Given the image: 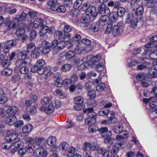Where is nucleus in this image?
<instances>
[{
    "label": "nucleus",
    "instance_id": "nucleus-6",
    "mask_svg": "<svg viewBox=\"0 0 157 157\" xmlns=\"http://www.w3.org/2000/svg\"><path fill=\"white\" fill-rule=\"evenodd\" d=\"M86 14L90 17L91 21H93L98 15L96 7L94 6H90L85 11Z\"/></svg>",
    "mask_w": 157,
    "mask_h": 157
},
{
    "label": "nucleus",
    "instance_id": "nucleus-14",
    "mask_svg": "<svg viewBox=\"0 0 157 157\" xmlns=\"http://www.w3.org/2000/svg\"><path fill=\"white\" fill-rule=\"evenodd\" d=\"M99 154L102 155L104 157H119L117 155H113L112 156L109 154V151L104 148H100L98 151Z\"/></svg>",
    "mask_w": 157,
    "mask_h": 157
},
{
    "label": "nucleus",
    "instance_id": "nucleus-62",
    "mask_svg": "<svg viewBox=\"0 0 157 157\" xmlns=\"http://www.w3.org/2000/svg\"><path fill=\"white\" fill-rule=\"evenodd\" d=\"M74 108L76 110H78V97H76L74 100Z\"/></svg>",
    "mask_w": 157,
    "mask_h": 157
},
{
    "label": "nucleus",
    "instance_id": "nucleus-12",
    "mask_svg": "<svg viewBox=\"0 0 157 157\" xmlns=\"http://www.w3.org/2000/svg\"><path fill=\"white\" fill-rule=\"evenodd\" d=\"M123 143H121L120 141H117L115 144V147H113L112 148L111 150V152L110 153L113 154V155H116L119 152V148H121V149L124 148V147L122 146L123 145Z\"/></svg>",
    "mask_w": 157,
    "mask_h": 157
},
{
    "label": "nucleus",
    "instance_id": "nucleus-61",
    "mask_svg": "<svg viewBox=\"0 0 157 157\" xmlns=\"http://www.w3.org/2000/svg\"><path fill=\"white\" fill-rule=\"evenodd\" d=\"M149 58L152 59H157V51H152L149 54Z\"/></svg>",
    "mask_w": 157,
    "mask_h": 157
},
{
    "label": "nucleus",
    "instance_id": "nucleus-4",
    "mask_svg": "<svg viewBox=\"0 0 157 157\" xmlns=\"http://www.w3.org/2000/svg\"><path fill=\"white\" fill-rule=\"evenodd\" d=\"M18 59L16 62V66H19L22 63L29 65L31 59L28 56V53L25 51H22L18 54Z\"/></svg>",
    "mask_w": 157,
    "mask_h": 157
},
{
    "label": "nucleus",
    "instance_id": "nucleus-53",
    "mask_svg": "<svg viewBox=\"0 0 157 157\" xmlns=\"http://www.w3.org/2000/svg\"><path fill=\"white\" fill-rule=\"evenodd\" d=\"M39 56L40 52L38 49L32 52L31 55V57L33 59L37 58Z\"/></svg>",
    "mask_w": 157,
    "mask_h": 157
},
{
    "label": "nucleus",
    "instance_id": "nucleus-1",
    "mask_svg": "<svg viewBox=\"0 0 157 157\" xmlns=\"http://www.w3.org/2000/svg\"><path fill=\"white\" fill-rule=\"evenodd\" d=\"M86 58L89 60L91 59L90 62H89V64L92 68H95L98 71H102L104 70V64L100 62L101 59V56L100 55L98 54L94 56L90 55L86 57L84 59H86Z\"/></svg>",
    "mask_w": 157,
    "mask_h": 157
},
{
    "label": "nucleus",
    "instance_id": "nucleus-49",
    "mask_svg": "<svg viewBox=\"0 0 157 157\" xmlns=\"http://www.w3.org/2000/svg\"><path fill=\"white\" fill-rule=\"evenodd\" d=\"M36 147V146L32 144H29L27 145L26 149L27 152L30 153L32 152Z\"/></svg>",
    "mask_w": 157,
    "mask_h": 157
},
{
    "label": "nucleus",
    "instance_id": "nucleus-52",
    "mask_svg": "<svg viewBox=\"0 0 157 157\" xmlns=\"http://www.w3.org/2000/svg\"><path fill=\"white\" fill-rule=\"evenodd\" d=\"M63 82L62 78H57L55 81V84L57 87H60L62 86Z\"/></svg>",
    "mask_w": 157,
    "mask_h": 157
},
{
    "label": "nucleus",
    "instance_id": "nucleus-54",
    "mask_svg": "<svg viewBox=\"0 0 157 157\" xmlns=\"http://www.w3.org/2000/svg\"><path fill=\"white\" fill-rule=\"evenodd\" d=\"M105 84L103 83H102L98 85L96 88L98 91L101 92L105 89Z\"/></svg>",
    "mask_w": 157,
    "mask_h": 157
},
{
    "label": "nucleus",
    "instance_id": "nucleus-51",
    "mask_svg": "<svg viewBox=\"0 0 157 157\" xmlns=\"http://www.w3.org/2000/svg\"><path fill=\"white\" fill-rule=\"evenodd\" d=\"M63 32L59 30L56 31L55 34V36L56 38L59 39H63V36H64Z\"/></svg>",
    "mask_w": 157,
    "mask_h": 157
},
{
    "label": "nucleus",
    "instance_id": "nucleus-10",
    "mask_svg": "<svg viewBox=\"0 0 157 157\" xmlns=\"http://www.w3.org/2000/svg\"><path fill=\"white\" fill-rule=\"evenodd\" d=\"M98 12L101 14L108 15L110 13L109 8L104 4H101L98 8Z\"/></svg>",
    "mask_w": 157,
    "mask_h": 157
},
{
    "label": "nucleus",
    "instance_id": "nucleus-17",
    "mask_svg": "<svg viewBox=\"0 0 157 157\" xmlns=\"http://www.w3.org/2000/svg\"><path fill=\"white\" fill-rule=\"evenodd\" d=\"M78 2L75 1L73 5L74 9L70 12V14L74 17H77L78 15Z\"/></svg>",
    "mask_w": 157,
    "mask_h": 157
},
{
    "label": "nucleus",
    "instance_id": "nucleus-58",
    "mask_svg": "<svg viewBox=\"0 0 157 157\" xmlns=\"http://www.w3.org/2000/svg\"><path fill=\"white\" fill-rule=\"evenodd\" d=\"M136 78L138 81L141 82L144 80L145 79V76L143 73L138 74L136 76Z\"/></svg>",
    "mask_w": 157,
    "mask_h": 157
},
{
    "label": "nucleus",
    "instance_id": "nucleus-42",
    "mask_svg": "<svg viewBox=\"0 0 157 157\" xmlns=\"http://www.w3.org/2000/svg\"><path fill=\"white\" fill-rule=\"evenodd\" d=\"M17 140L14 143H13L12 145H13L14 147L17 149H18V148H20L21 147H23V143L21 141L19 140L17 138V137L15 140Z\"/></svg>",
    "mask_w": 157,
    "mask_h": 157
},
{
    "label": "nucleus",
    "instance_id": "nucleus-56",
    "mask_svg": "<svg viewBox=\"0 0 157 157\" xmlns=\"http://www.w3.org/2000/svg\"><path fill=\"white\" fill-rule=\"evenodd\" d=\"M46 72L47 73L48 72V70H47L46 67H38V69L37 71L38 74L42 75Z\"/></svg>",
    "mask_w": 157,
    "mask_h": 157
},
{
    "label": "nucleus",
    "instance_id": "nucleus-7",
    "mask_svg": "<svg viewBox=\"0 0 157 157\" xmlns=\"http://www.w3.org/2000/svg\"><path fill=\"white\" fill-rule=\"evenodd\" d=\"M46 25V22L42 18H36L33 23L31 22L30 23L29 26H33L35 28L41 27Z\"/></svg>",
    "mask_w": 157,
    "mask_h": 157
},
{
    "label": "nucleus",
    "instance_id": "nucleus-29",
    "mask_svg": "<svg viewBox=\"0 0 157 157\" xmlns=\"http://www.w3.org/2000/svg\"><path fill=\"white\" fill-rule=\"evenodd\" d=\"M120 26L115 25L113 27L112 30V33L113 36H117L119 34L120 30L122 29L123 27H122V25H120Z\"/></svg>",
    "mask_w": 157,
    "mask_h": 157
},
{
    "label": "nucleus",
    "instance_id": "nucleus-18",
    "mask_svg": "<svg viewBox=\"0 0 157 157\" xmlns=\"http://www.w3.org/2000/svg\"><path fill=\"white\" fill-rule=\"evenodd\" d=\"M99 114L101 116H105L109 117V115H112L114 114V112L112 111H109L108 109H102L99 112Z\"/></svg>",
    "mask_w": 157,
    "mask_h": 157
},
{
    "label": "nucleus",
    "instance_id": "nucleus-20",
    "mask_svg": "<svg viewBox=\"0 0 157 157\" xmlns=\"http://www.w3.org/2000/svg\"><path fill=\"white\" fill-rule=\"evenodd\" d=\"M41 147H38L36 148L33 152V155L35 157H46L47 156V153L45 151H44L42 155H41Z\"/></svg>",
    "mask_w": 157,
    "mask_h": 157
},
{
    "label": "nucleus",
    "instance_id": "nucleus-59",
    "mask_svg": "<svg viewBox=\"0 0 157 157\" xmlns=\"http://www.w3.org/2000/svg\"><path fill=\"white\" fill-rule=\"evenodd\" d=\"M56 92L60 98L64 99L66 98L65 93L62 90L58 89L56 90Z\"/></svg>",
    "mask_w": 157,
    "mask_h": 157
},
{
    "label": "nucleus",
    "instance_id": "nucleus-5",
    "mask_svg": "<svg viewBox=\"0 0 157 157\" xmlns=\"http://www.w3.org/2000/svg\"><path fill=\"white\" fill-rule=\"evenodd\" d=\"M144 12V8L143 6L140 5L136 8H134L132 10L131 13L134 18L141 20Z\"/></svg>",
    "mask_w": 157,
    "mask_h": 157
},
{
    "label": "nucleus",
    "instance_id": "nucleus-13",
    "mask_svg": "<svg viewBox=\"0 0 157 157\" xmlns=\"http://www.w3.org/2000/svg\"><path fill=\"white\" fill-rule=\"evenodd\" d=\"M84 146L83 148V150L85 151L87 150L86 149L87 148H90L93 151H96L97 150L98 147L97 143L95 142H93L91 144L88 142L86 143Z\"/></svg>",
    "mask_w": 157,
    "mask_h": 157
},
{
    "label": "nucleus",
    "instance_id": "nucleus-16",
    "mask_svg": "<svg viewBox=\"0 0 157 157\" xmlns=\"http://www.w3.org/2000/svg\"><path fill=\"white\" fill-rule=\"evenodd\" d=\"M40 109L41 111H45L48 114H50L54 111L55 108L52 104H50L44 107H40Z\"/></svg>",
    "mask_w": 157,
    "mask_h": 157
},
{
    "label": "nucleus",
    "instance_id": "nucleus-3",
    "mask_svg": "<svg viewBox=\"0 0 157 157\" xmlns=\"http://www.w3.org/2000/svg\"><path fill=\"white\" fill-rule=\"evenodd\" d=\"M99 133L101 135L102 137L104 138V142L106 144H113L115 142V140L111 137L112 132L108 131V128L104 127L98 129Z\"/></svg>",
    "mask_w": 157,
    "mask_h": 157
},
{
    "label": "nucleus",
    "instance_id": "nucleus-40",
    "mask_svg": "<svg viewBox=\"0 0 157 157\" xmlns=\"http://www.w3.org/2000/svg\"><path fill=\"white\" fill-rule=\"evenodd\" d=\"M80 22L81 23L87 24L90 21H91L90 19V17L88 16H83L80 19Z\"/></svg>",
    "mask_w": 157,
    "mask_h": 157
},
{
    "label": "nucleus",
    "instance_id": "nucleus-32",
    "mask_svg": "<svg viewBox=\"0 0 157 157\" xmlns=\"http://www.w3.org/2000/svg\"><path fill=\"white\" fill-rule=\"evenodd\" d=\"M38 48H36L34 44L33 43H31L28 44L26 49V51L27 52H32L35 50H36Z\"/></svg>",
    "mask_w": 157,
    "mask_h": 157
},
{
    "label": "nucleus",
    "instance_id": "nucleus-15",
    "mask_svg": "<svg viewBox=\"0 0 157 157\" xmlns=\"http://www.w3.org/2000/svg\"><path fill=\"white\" fill-rule=\"evenodd\" d=\"M148 77L150 78L157 77V65H155L153 68L149 69Z\"/></svg>",
    "mask_w": 157,
    "mask_h": 157
},
{
    "label": "nucleus",
    "instance_id": "nucleus-27",
    "mask_svg": "<svg viewBox=\"0 0 157 157\" xmlns=\"http://www.w3.org/2000/svg\"><path fill=\"white\" fill-rule=\"evenodd\" d=\"M24 63H22L20 66H17V67H19V71L20 73L21 74H25L28 73L29 71L28 68L25 66H23Z\"/></svg>",
    "mask_w": 157,
    "mask_h": 157
},
{
    "label": "nucleus",
    "instance_id": "nucleus-64",
    "mask_svg": "<svg viewBox=\"0 0 157 157\" xmlns=\"http://www.w3.org/2000/svg\"><path fill=\"white\" fill-rule=\"evenodd\" d=\"M25 30L23 28H19L16 31V34L17 36H20L24 33Z\"/></svg>",
    "mask_w": 157,
    "mask_h": 157
},
{
    "label": "nucleus",
    "instance_id": "nucleus-24",
    "mask_svg": "<svg viewBox=\"0 0 157 157\" xmlns=\"http://www.w3.org/2000/svg\"><path fill=\"white\" fill-rule=\"evenodd\" d=\"M44 140V138H36L33 142L35 144V146L36 147V146L38 147H43V145L45 143Z\"/></svg>",
    "mask_w": 157,
    "mask_h": 157
},
{
    "label": "nucleus",
    "instance_id": "nucleus-11",
    "mask_svg": "<svg viewBox=\"0 0 157 157\" xmlns=\"http://www.w3.org/2000/svg\"><path fill=\"white\" fill-rule=\"evenodd\" d=\"M77 48L78 47L77 46ZM78 49L76 48V49H74V51H69L65 53V56L67 60H69L70 59L76 57V55H78Z\"/></svg>",
    "mask_w": 157,
    "mask_h": 157
},
{
    "label": "nucleus",
    "instance_id": "nucleus-43",
    "mask_svg": "<svg viewBox=\"0 0 157 157\" xmlns=\"http://www.w3.org/2000/svg\"><path fill=\"white\" fill-rule=\"evenodd\" d=\"M50 102V99L48 97H45L43 98L41 101L42 105L40 107H45L49 105Z\"/></svg>",
    "mask_w": 157,
    "mask_h": 157
},
{
    "label": "nucleus",
    "instance_id": "nucleus-50",
    "mask_svg": "<svg viewBox=\"0 0 157 157\" xmlns=\"http://www.w3.org/2000/svg\"><path fill=\"white\" fill-rule=\"evenodd\" d=\"M84 98L82 96H79V110L83 109L85 108V104L84 103Z\"/></svg>",
    "mask_w": 157,
    "mask_h": 157
},
{
    "label": "nucleus",
    "instance_id": "nucleus-28",
    "mask_svg": "<svg viewBox=\"0 0 157 157\" xmlns=\"http://www.w3.org/2000/svg\"><path fill=\"white\" fill-rule=\"evenodd\" d=\"M123 132H124L123 134V136L117 135L116 138L118 141H120L121 143H123V142L124 140V138L128 137L129 136V133L127 131H124Z\"/></svg>",
    "mask_w": 157,
    "mask_h": 157
},
{
    "label": "nucleus",
    "instance_id": "nucleus-37",
    "mask_svg": "<svg viewBox=\"0 0 157 157\" xmlns=\"http://www.w3.org/2000/svg\"><path fill=\"white\" fill-rule=\"evenodd\" d=\"M99 29V25L96 23H93L89 27V30L92 32H97Z\"/></svg>",
    "mask_w": 157,
    "mask_h": 157
},
{
    "label": "nucleus",
    "instance_id": "nucleus-63",
    "mask_svg": "<svg viewBox=\"0 0 157 157\" xmlns=\"http://www.w3.org/2000/svg\"><path fill=\"white\" fill-rule=\"evenodd\" d=\"M133 17H134L132 15V14H128L127 15V18H126V23L128 24H129L130 23H131L132 21L133 20L134 18Z\"/></svg>",
    "mask_w": 157,
    "mask_h": 157
},
{
    "label": "nucleus",
    "instance_id": "nucleus-41",
    "mask_svg": "<svg viewBox=\"0 0 157 157\" xmlns=\"http://www.w3.org/2000/svg\"><path fill=\"white\" fill-rule=\"evenodd\" d=\"M27 15L30 17V18H28L27 20L30 21L32 19H34L37 15V13L36 11L32 10L29 11L27 14Z\"/></svg>",
    "mask_w": 157,
    "mask_h": 157
},
{
    "label": "nucleus",
    "instance_id": "nucleus-22",
    "mask_svg": "<svg viewBox=\"0 0 157 157\" xmlns=\"http://www.w3.org/2000/svg\"><path fill=\"white\" fill-rule=\"evenodd\" d=\"M17 120L16 117L13 115L9 117H6V122L8 125H11L14 124Z\"/></svg>",
    "mask_w": 157,
    "mask_h": 157
},
{
    "label": "nucleus",
    "instance_id": "nucleus-46",
    "mask_svg": "<svg viewBox=\"0 0 157 157\" xmlns=\"http://www.w3.org/2000/svg\"><path fill=\"white\" fill-rule=\"evenodd\" d=\"M68 147V144L64 142L61 143L59 145V148L60 150L65 151Z\"/></svg>",
    "mask_w": 157,
    "mask_h": 157
},
{
    "label": "nucleus",
    "instance_id": "nucleus-8",
    "mask_svg": "<svg viewBox=\"0 0 157 157\" xmlns=\"http://www.w3.org/2000/svg\"><path fill=\"white\" fill-rule=\"evenodd\" d=\"M137 63H141L140 64L137 66V69L139 70H141L145 68H149L151 66V63L146 62L144 59H138Z\"/></svg>",
    "mask_w": 157,
    "mask_h": 157
},
{
    "label": "nucleus",
    "instance_id": "nucleus-33",
    "mask_svg": "<svg viewBox=\"0 0 157 157\" xmlns=\"http://www.w3.org/2000/svg\"><path fill=\"white\" fill-rule=\"evenodd\" d=\"M33 128V126L31 124H28L24 126L22 128V131L24 133H28L31 132Z\"/></svg>",
    "mask_w": 157,
    "mask_h": 157
},
{
    "label": "nucleus",
    "instance_id": "nucleus-45",
    "mask_svg": "<svg viewBox=\"0 0 157 157\" xmlns=\"http://www.w3.org/2000/svg\"><path fill=\"white\" fill-rule=\"evenodd\" d=\"M96 92L95 90H90L87 92V95L90 99H93L96 97Z\"/></svg>",
    "mask_w": 157,
    "mask_h": 157
},
{
    "label": "nucleus",
    "instance_id": "nucleus-31",
    "mask_svg": "<svg viewBox=\"0 0 157 157\" xmlns=\"http://www.w3.org/2000/svg\"><path fill=\"white\" fill-rule=\"evenodd\" d=\"M18 108L15 106L9 107L6 110V113L9 114H13L17 112Z\"/></svg>",
    "mask_w": 157,
    "mask_h": 157
},
{
    "label": "nucleus",
    "instance_id": "nucleus-57",
    "mask_svg": "<svg viewBox=\"0 0 157 157\" xmlns=\"http://www.w3.org/2000/svg\"><path fill=\"white\" fill-rule=\"evenodd\" d=\"M56 11H57L59 13H63L66 11V9L65 7L63 5H61L58 7H57V9Z\"/></svg>",
    "mask_w": 157,
    "mask_h": 157
},
{
    "label": "nucleus",
    "instance_id": "nucleus-38",
    "mask_svg": "<svg viewBox=\"0 0 157 157\" xmlns=\"http://www.w3.org/2000/svg\"><path fill=\"white\" fill-rule=\"evenodd\" d=\"M85 58L86 57H85ZM84 58H85L83 59V61L85 62L86 63H82V64H81L80 66H79V70L80 69L81 70H82L85 68L87 67V65H86L89 66V62H90V61L91 59L89 60V59H87V58H86V59H84Z\"/></svg>",
    "mask_w": 157,
    "mask_h": 157
},
{
    "label": "nucleus",
    "instance_id": "nucleus-47",
    "mask_svg": "<svg viewBox=\"0 0 157 157\" xmlns=\"http://www.w3.org/2000/svg\"><path fill=\"white\" fill-rule=\"evenodd\" d=\"M71 65L69 64H66L63 65L61 67V70L63 72L69 71L71 67Z\"/></svg>",
    "mask_w": 157,
    "mask_h": 157
},
{
    "label": "nucleus",
    "instance_id": "nucleus-39",
    "mask_svg": "<svg viewBox=\"0 0 157 157\" xmlns=\"http://www.w3.org/2000/svg\"><path fill=\"white\" fill-rule=\"evenodd\" d=\"M12 70L10 68H5L2 72L1 75L3 76H8L12 73Z\"/></svg>",
    "mask_w": 157,
    "mask_h": 157
},
{
    "label": "nucleus",
    "instance_id": "nucleus-48",
    "mask_svg": "<svg viewBox=\"0 0 157 157\" xmlns=\"http://www.w3.org/2000/svg\"><path fill=\"white\" fill-rule=\"evenodd\" d=\"M125 12V10L124 8L121 6L120 7L117 9V14L118 16L120 17H121L123 16Z\"/></svg>",
    "mask_w": 157,
    "mask_h": 157
},
{
    "label": "nucleus",
    "instance_id": "nucleus-60",
    "mask_svg": "<svg viewBox=\"0 0 157 157\" xmlns=\"http://www.w3.org/2000/svg\"><path fill=\"white\" fill-rule=\"evenodd\" d=\"M66 45V43L64 41H60L58 43L57 48L59 50L62 49L64 48Z\"/></svg>",
    "mask_w": 157,
    "mask_h": 157
},
{
    "label": "nucleus",
    "instance_id": "nucleus-44",
    "mask_svg": "<svg viewBox=\"0 0 157 157\" xmlns=\"http://www.w3.org/2000/svg\"><path fill=\"white\" fill-rule=\"evenodd\" d=\"M46 25H45L40 27L41 29L39 33V35L40 36H42L43 34H44L45 33L48 32L49 27Z\"/></svg>",
    "mask_w": 157,
    "mask_h": 157
},
{
    "label": "nucleus",
    "instance_id": "nucleus-55",
    "mask_svg": "<svg viewBox=\"0 0 157 157\" xmlns=\"http://www.w3.org/2000/svg\"><path fill=\"white\" fill-rule=\"evenodd\" d=\"M114 114L112 115H109V117L108 118L109 119H108V122L109 123L114 124L117 123V119L114 116Z\"/></svg>",
    "mask_w": 157,
    "mask_h": 157
},
{
    "label": "nucleus",
    "instance_id": "nucleus-26",
    "mask_svg": "<svg viewBox=\"0 0 157 157\" xmlns=\"http://www.w3.org/2000/svg\"><path fill=\"white\" fill-rule=\"evenodd\" d=\"M27 14L24 12L21 13L19 15V17H15L14 19V21H18L20 22L23 21L25 20H27L28 18H27Z\"/></svg>",
    "mask_w": 157,
    "mask_h": 157
},
{
    "label": "nucleus",
    "instance_id": "nucleus-2",
    "mask_svg": "<svg viewBox=\"0 0 157 157\" xmlns=\"http://www.w3.org/2000/svg\"><path fill=\"white\" fill-rule=\"evenodd\" d=\"M6 140L7 142L2 144L1 146L3 149L8 150L12 146V144L10 142L15 140L17 137L18 135L16 133V131L12 130H8L6 133Z\"/></svg>",
    "mask_w": 157,
    "mask_h": 157
},
{
    "label": "nucleus",
    "instance_id": "nucleus-21",
    "mask_svg": "<svg viewBox=\"0 0 157 157\" xmlns=\"http://www.w3.org/2000/svg\"><path fill=\"white\" fill-rule=\"evenodd\" d=\"M98 115L91 116H87L85 119V123L86 124H94L96 122V119Z\"/></svg>",
    "mask_w": 157,
    "mask_h": 157
},
{
    "label": "nucleus",
    "instance_id": "nucleus-36",
    "mask_svg": "<svg viewBox=\"0 0 157 157\" xmlns=\"http://www.w3.org/2000/svg\"><path fill=\"white\" fill-rule=\"evenodd\" d=\"M108 20H109V17L107 16V15L104 14L99 20V23L101 25H105L107 23Z\"/></svg>",
    "mask_w": 157,
    "mask_h": 157
},
{
    "label": "nucleus",
    "instance_id": "nucleus-35",
    "mask_svg": "<svg viewBox=\"0 0 157 157\" xmlns=\"http://www.w3.org/2000/svg\"><path fill=\"white\" fill-rule=\"evenodd\" d=\"M56 141V137L53 136L49 137L47 140V144L50 146H53Z\"/></svg>",
    "mask_w": 157,
    "mask_h": 157
},
{
    "label": "nucleus",
    "instance_id": "nucleus-19",
    "mask_svg": "<svg viewBox=\"0 0 157 157\" xmlns=\"http://www.w3.org/2000/svg\"><path fill=\"white\" fill-rule=\"evenodd\" d=\"M42 44L44 46L42 52L43 54L46 55L49 52L50 50L51 47L49 43L48 42L44 41L42 42Z\"/></svg>",
    "mask_w": 157,
    "mask_h": 157
},
{
    "label": "nucleus",
    "instance_id": "nucleus-25",
    "mask_svg": "<svg viewBox=\"0 0 157 157\" xmlns=\"http://www.w3.org/2000/svg\"><path fill=\"white\" fill-rule=\"evenodd\" d=\"M57 0H49L48 2V5L50 7L51 11H53L56 10L57 7Z\"/></svg>",
    "mask_w": 157,
    "mask_h": 157
},
{
    "label": "nucleus",
    "instance_id": "nucleus-30",
    "mask_svg": "<svg viewBox=\"0 0 157 157\" xmlns=\"http://www.w3.org/2000/svg\"><path fill=\"white\" fill-rule=\"evenodd\" d=\"M118 15L117 14V12L114 11L112 12L109 17V21L112 22H115L117 19Z\"/></svg>",
    "mask_w": 157,
    "mask_h": 157
},
{
    "label": "nucleus",
    "instance_id": "nucleus-34",
    "mask_svg": "<svg viewBox=\"0 0 157 157\" xmlns=\"http://www.w3.org/2000/svg\"><path fill=\"white\" fill-rule=\"evenodd\" d=\"M113 130L115 133L120 134L123 132V125L121 124H117L113 127Z\"/></svg>",
    "mask_w": 157,
    "mask_h": 157
},
{
    "label": "nucleus",
    "instance_id": "nucleus-9",
    "mask_svg": "<svg viewBox=\"0 0 157 157\" xmlns=\"http://www.w3.org/2000/svg\"><path fill=\"white\" fill-rule=\"evenodd\" d=\"M80 113L81 114V116H79V121L80 120H82L83 119V115H82V113H87V116L97 115V114L94 112V109L93 107L86 108L85 109L80 111Z\"/></svg>",
    "mask_w": 157,
    "mask_h": 157
},
{
    "label": "nucleus",
    "instance_id": "nucleus-23",
    "mask_svg": "<svg viewBox=\"0 0 157 157\" xmlns=\"http://www.w3.org/2000/svg\"><path fill=\"white\" fill-rule=\"evenodd\" d=\"M75 149L73 147H70L68 149L67 153L68 157H78V154L76 153Z\"/></svg>",
    "mask_w": 157,
    "mask_h": 157
}]
</instances>
